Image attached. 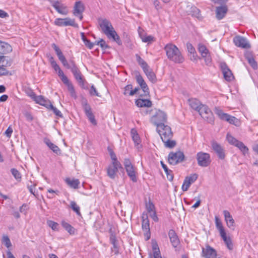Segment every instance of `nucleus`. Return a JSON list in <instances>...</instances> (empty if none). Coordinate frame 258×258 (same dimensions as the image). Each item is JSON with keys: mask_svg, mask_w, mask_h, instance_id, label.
<instances>
[{"mask_svg": "<svg viewBox=\"0 0 258 258\" xmlns=\"http://www.w3.org/2000/svg\"><path fill=\"white\" fill-rule=\"evenodd\" d=\"M98 22L102 32L109 39H113L118 44H121L119 36L108 20L100 18L98 19Z\"/></svg>", "mask_w": 258, "mask_h": 258, "instance_id": "nucleus-1", "label": "nucleus"}, {"mask_svg": "<svg viewBox=\"0 0 258 258\" xmlns=\"http://www.w3.org/2000/svg\"><path fill=\"white\" fill-rule=\"evenodd\" d=\"M164 50L167 58L175 63H181L184 61V58L180 50L175 45L169 43L165 45Z\"/></svg>", "mask_w": 258, "mask_h": 258, "instance_id": "nucleus-2", "label": "nucleus"}, {"mask_svg": "<svg viewBox=\"0 0 258 258\" xmlns=\"http://www.w3.org/2000/svg\"><path fill=\"white\" fill-rule=\"evenodd\" d=\"M68 69H70L73 74L76 81L79 83L81 87L87 89V88L85 86V80L83 79V75L81 74L79 69L77 67L75 61L71 59L69 60V64L66 67Z\"/></svg>", "mask_w": 258, "mask_h": 258, "instance_id": "nucleus-3", "label": "nucleus"}, {"mask_svg": "<svg viewBox=\"0 0 258 258\" xmlns=\"http://www.w3.org/2000/svg\"><path fill=\"white\" fill-rule=\"evenodd\" d=\"M123 164L127 175L133 182L137 181V169L128 158L124 160Z\"/></svg>", "mask_w": 258, "mask_h": 258, "instance_id": "nucleus-4", "label": "nucleus"}, {"mask_svg": "<svg viewBox=\"0 0 258 258\" xmlns=\"http://www.w3.org/2000/svg\"><path fill=\"white\" fill-rule=\"evenodd\" d=\"M215 113L222 120H225L229 123L238 125L239 120L235 117L231 116L227 113H224L223 111L218 107H215L214 109Z\"/></svg>", "mask_w": 258, "mask_h": 258, "instance_id": "nucleus-5", "label": "nucleus"}, {"mask_svg": "<svg viewBox=\"0 0 258 258\" xmlns=\"http://www.w3.org/2000/svg\"><path fill=\"white\" fill-rule=\"evenodd\" d=\"M166 120L167 116L166 113L161 110H156L155 114L151 118V122L156 125L157 127L159 126V125L164 124Z\"/></svg>", "mask_w": 258, "mask_h": 258, "instance_id": "nucleus-6", "label": "nucleus"}, {"mask_svg": "<svg viewBox=\"0 0 258 258\" xmlns=\"http://www.w3.org/2000/svg\"><path fill=\"white\" fill-rule=\"evenodd\" d=\"M81 104L83 108L84 111L87 118L93 125H96L97 122L95 118V116L92 113V109L90 105L88 103L87 100L83 98L81 100Z\"/></svg>", "mask_w": 258, "mask_h": 258, "instance_id": "nucleus-7", "label": "nucleus"}, {"mask_svg": "<svg viewBox=\"0 0 258 258\" xmlns=\"http://www.w3.org/2000/svg\"><path fill=\"white\" fill-rule=\"evenodd\" d=\"M184 159V155L180 151L170 152L168 155V162L170 164L175 165L182 162Z\"/></svg>", "mask_w": 258, "mask_h": 258, "instance_id": "nucleus-8", "label": "nucleus"}, {"mask_svg": "<svg viewBox=\"0 0 258 258\" xmlns=\"http://www.w3.org/2000/svg\"><path fill=\"white\" fill-rule=\"evenodd\" d=\"M196 158L198 165L201 167H207L211 162L210 154L203 152H198L197 154Z\"/></svg>", "mask_w": 258, "mask_h": 258, "instance_id": "nucleus-9", "label": "nucleus"}, {"mask_svg": "<svg viewBox=\"0 0 258 258\" xmlns=\"http://www.w3.org/2000/svg\"><path fill=\"white\" fill-rule=\"evenodd\" d=\"M201 116L208 122L213 123L214 121V117L210 109L206 105L201 106L198 111Z\"/></svg>", "mask_w": 258, "mask_h": 258, "instance_id": "nucleus-10", "label": "nucleus"}, {"mask_svg": "<svg viewBox=\"0 0 258 258\" xmlns=\"http://www.w3.org/2000/svg\"><path fill=\"white\" fill-rule=\"evenodd\" d=\"M157 131L159 134L162 140H165L168 138H172L173 133L171 127L164 124L159 125L157 127Z\"/></svg>", "mask_w": 258, "mask_h": 258, "instance_id": "nucleus-11", "label": "nucleus"}, {"mask_svg": "<svg viewBox=\"0 0 258 258\" xmlns=\"http://www.w3.org/2000/svg\"><path fill=\"white\" fill-rule=\"evenodd\" d=\"M55 25L59 27H66V26H73L74 27H78V25L75 22L74 19H71L69 17L66 18H56L54 21Z\"/></svg>", "mask_w": 258, "mask_h": 258, "instance_id": "nucleus-12", "label": "nucleus"}, {"mask_svg": "<svg viewBox=\"0 0 258 258\" xmlns=\"http://www.w3.org/2000/svg\"><path fill=\"white\" fill-rule=\"evenodd\" d=\"M116 227H111L109 229L110 233V241L112 244L113 247L111 248L112 252L117 254L118 253V247L117 245V241L116 238V234L117 233Z\"/></svg>", "mask_w": 258, "mask_h": 258, "instance_id": "nucleus-13", "label": "nucleus"}, {"mask_svg": "<svg viewBox=\"0 0 258 258\" xmlns=\"http://www.w3.org/2000/svg\"><path fill=\"white\" fill-rule=\"evenodd\" d=\"M51 6L55 9L57 12L62 15L66 16L69 13L68 7L60 1H51Z\"/></svg>", "mask_w": 258, "mask_h": 258, "instance_id": "nucleus-14", "label": "nucleus"}, {"mask_svg": "<svg viewBox=\"0 0 258 258\" xmlns=\"http://www.w3.org/2000/svg\"><path fill=\"white\" fill-rule=\"evenodd\" d=\"M220 232V234L222 239L224 241L227 247L229 250H232L233 248V243L230 236H227L224 229V227H217Z\"/></svg>", "mask_w": 258, "mask_h": 258, "instance_id": "nucleus-15", "label": "nucleus"}, {"mask_svg": "<svg viewBox=\"0 0 258 258\" xmlns=\"http://www.w3.org/2000/svg\"><path fill=\"white\" fill-rule=\"evenodd\" d=\"M198 50L202 56L204 58L206 64L209 65L210 64L212 59L209 51L206 47L202 44H199L198 45Z\"/></svg>", "mask_w": 258, "mask_h": 258, "instance_id": "nucleus-16", "label": "nucleus"}, {"mask_svg": "<svg viewBox=\"0 0 258 258\" xmlns=\"http://www.w3.org/2000/svg\"><path fill=\"white\" fill-rule=\"evenodd\" d=\"M202 256L204 258H216L217 252L215 249L207 245L202 247Z\"/></svg>", "mask_w": 258, "mask_h": 258, "instance_id": "nucleus-17", "label": "nucleus"}, {"mask_svg": "<svg viewBox=\"0 0 258 258\" xmlns=\"http://www.w3.org/2000/svg\"><path fill=\"white\" fill-rule=\"evenodd\" d=\"M233 42L235 45L239 47L243 48H249L250 45L247 40L240 36H237L233 38Z\"/></svg>", "mask_w": 258, "mask_h": 258, "instance_id": "nucleus-18", "label": "nucleus"}, {"mask_svg": "<svg viewBox=\"0 0 258 258\" xmlns=\"http://www.w3.org/2000/svg\"><path fill=\"white\" fill-rule=\"evenodd\" d=\"M212 149L217 154L219 158L224 159L225 157L224 150L223 148L217 142L212 141L211 142Z\"/></svg>", "mask_w": 258, "mask_h": 258, "instance_id": "nucleus-19", "label": "nucleus"}, {"mask_svg": "<svg viewBox=\"0 0 258 258\" xmlns=\"http://www.w3.org/2000/svg\"><path fill=\"white\" fill-rule=\"evenodd\" d=\"M198 175L197 174H193L187 176L183 183L182 185V189L183 191H187L192 183H194L198 178Z\"/></svg>", "mask_w": 258, "mask_h": 258, "instance_id": "nucleus-20", "label": "nucleus"}, {"mask_svg": "<svg viewBox=\"0 0 258 258\" xmlns=\"http://www.w3.org/2000/svg\"><path fill=\"white\" fill-rule=\"evenodd\" d=\"M221 69L224 78L227 81L230 82L233 80L234 76L233 74L225 63H221Z\"/></svg>", "mask_w": 258, "mask_h": 258, "instance_id": "nucleus-21", "label": "nucleus"}, {"mask_svg": "<svg viewBox=\"0 0 258 258\" xmlns=\"http://www.w3.org/2000/svg\"><path fill=\"white\" fill-rule=\"evenodd\" d=\"M136 79L138 84L140 85L143 91L144 92V95L145 96L149 95V88L143 77L140 74H138L136 76Z\"/></svg>", "mask_w": 258, "mask_h": 258, "instance_id": "nucleus-22", "label": "nucleus"}, {"mask_svg": "<svg viewBox=\"0 0 258 258\" xmlns=\"http://www.w3.org/2000/svg\"><path fill=\"white\" fill-rule=\"evenodd\" d=\"M120 168H122L121 164L116 166V165H113V164H111L107 169L108 176L111 179H114L115 178L116 173L118 171V169Z\"/></svg>", "mask_w": 258, "mask_h": 258, "instance_id": "nucleus-23", "label": "nucleus"}, {"mask_svg": "<svg viewBox=\"0 0 258 258\" xmlns=\"http://www.w3.org/2000/svg\"><path fill=\"white\" fill-rule=\"evenodd\" d=\"M52 46L53 48L54 49V50H55L56 54L58 57V59L61 62L63 66L65 67L66 66H67L69 64V62H68L67 61V60H66V59L64 56L63 55L61 50L54 43L52 44Z\"/></svg>", "mask_w": 258, "mask_h": 258, "instance_id": "nucleus-24", "label": "nucleus"}, {"mask_svg": "<svg viewBox=\"0 0 258 258\" xmlns=\"http://www.w3.org/2000/svg\"><path fill=\"white\" fill-rule=\"evenodd\" d=\"M146 75L147 76L148 79L152 83H154L156 82L157 79L156 76L153 70L150 68L149 66H148L146 69L143 70Z\"/></svg>", "mask_w": 258, "mask_h": 258, "instance_id": "nucleus-25", "label": "nucleus"}, {"mask_svg": "<svg viewBox=\"0 0 258 258\" xmlns=\"http://www.w3.org/2000/svg\"><path fill=\"white\" fill-rule=\"evenodd\" d=\"M12 51V46L8 43L0 41V53L7 54Z\"/></svg>", "mask_w": 258, "mask_h": 258, "instance_id": "nucleus-26", "label": "nucleus"}, {"mask_svg": "<svg viewBox=\"0 0 258 258\" xmlns=\"http://www.w3.org/2000/svg\"><path fill=\"white\" fill-rule=\"evenodd\" d=\"M188 102L190 107L197 111L200 110L201 106L203 105L199 100L196 98L189 99Z\"/></svg>", "mask_w": 258, "mask_h": 258, "instance_id": "nucleus-27", "label": "nucleus"}, {"mask_svg": "<svg viewBox=\"0 0 258 258\" xmlns=\"http://www.w3.org/2000/svg\"><path fill=\"white\" fill-rule=\"evenodd\" d=\"M227 12V8L225 6L217 7L216 13V18L218 20L223 19Z\"/></svg>", "mask_w": 258, "mask_h": 258, "instance_id": "nucleus-28", "label": "nucleus"}, {"mask_svg": "<svg viewBox=\"0 0 258 258\" xmlns=\"http://www.w3.org/2000/svg\"><path fill=\"white\" fill-rule=\"evenodd\" d=\"M131 134L132 137V139L134 142L135 146L137 147L138 149L141 148V140L138 134L137 133V131L135 129H132Z\"/></svg>", "mask_w": 258, "mask_h": 258, "instance_id": "nucleus-29", "label": "nucleus"}, {"mask_svg": "<svg viewBox=\"0 0 258 258\" xmlns=\"http://www.w3.org/2000/svg\"><path fill=\"white\" fill-rule=\"evenodd\" d=\"M84 10V5L81 1L76 2L75 3L73 10L74 15L83 13Z\"/></svg>", "mask_w": 258, "mask_h": 258, "instance_id": "nucleus-30", "label": "nucleus"}, {"mask_svg": "<svg viewBox=\"0 0 258 258\" xmlns=\"http://www.w3.org/2000/svg\"><path fill=\"white\" fill-rule=\"evenodd\" d=\"M36 102L41 105L45 106L47 109L49 106H51V104L49 100L45 98L43 96L41 95L38 96V97L36 98Z\"/></svg>", "mask_w": 258, "mask_h": 258, "instance_id": "nucleus-31", "label": "nucleus"}, {"mask_svg": "<svg viewBox=\"0 0 258 258\" xmlns=\"http://www.w3.org/2000/svg\"><path fill=\"white\" fill-rule=\"evenodd\" d=\"M44 142L54 153L57 155H60L61 154L59 148L56 145L51 143L49 139H45Z\"/></svg>", "mask_w": 258, "mask_h": 258, "instance_id": "nucleus-32", "label": "nucleus"}, {"mask_svg": "<svg viewBox=\"0 0 258 258\" xmlns=\"http://www.w3.org/2000/svg\"><path fill=\"white\" fill-rule=\"evenodd\" d=\"M153 258H160L161 256L158 245L156 240H152Z\"/></svg>", "mask_w": 258, "mask_h": 258, "instance_id": "nucleus-33", "label": "nucleus"}, {"mask_svg": "<svg viewBox=\"0 0 258 258\" xmlns=\"http://www.w3.org/2000/svg\"><path fill=\"white\" fill-rule=\"evenodd\" d=\"M136 105L139 107H150L152 106V102L148 99H138L135 102Z\"/></svg>", "mask_w": 258, "mask_h": 258, "instance_id": "nucleus-34", "label": "nucleus"}, {"mask_svg": "<svg viewBox=\"0 0 258 258\" xmlns=\"http://www.w3.org/2000/svg\"><path fill=\"white\" fill-rule=\"evenodd\" d=\"M66 182L71 187L75 189L78 188L80 184V181L78 179H71L70 178H67L65 180Z\"/></svg>", "mask_w": 258, "mask_h": 258, "instance_id": "nucleus-35", "label": "nucleus"}, {"mask_svg": "<svg viewBox=\"0 0 258 258\" xmlns=\"http://www.w3.org/2000/svg\"><path fill=\"white\" fill-rule=\"evenodd\" d=\"M64 84L67 86L68 90L69 92H70V95L72 97H73L74 98H76L77 95L76 93L75 88H74L72 83H71L70 82V81H68V82H66Z\"/></svg>", "mask_w": 258, "mask_h": 258, "instance_id": "nucleus-36", "label": "nucleus"}, {"mask_svg": "<svg viewBox=\"0 0 258 258\" xmlns=\"http://www.w3.org/2000/svg\"><path fill=\"white\" fill-rule=\"evenodd\" d=\"M172 138H168L165 140H162L164 143V145L166 147L168 148H173L176 145V142L175 141L171 140Z\"/></svg>", "mask_w": 258, "mask_h": 258, "instance_id": "nucleus-37", "label": "nucleus"}, {"mask_svg": "<svg viewBox=\"0 0 258 258\" xmlns=\"http://www.w3.org/2000/svg\"><path fill=\"white\" fill-rule=\"evenodd\" d=\"M224 215L225 217V221L227 224L233 225L234 223V220L230 213L226 210L223 211Z\"/></svg>", "mask_w": 258, "mask_h": 258, "instance_id": "nucleus-38", "label": "nucleus"}, {"mask_svg": "<svg viewBox=\"0 0 258 258\" xmlns=\"http://www.w3.org/2000/svg\"><path fill=\"white\" fill-rule=\"evenodd\" d=\"M161 164H162V166L163 167V168L164 169L166 174V175H167V179L169 180V181H172L173 180V176L172 174V171L168 169L167 166L166 165H165L163 162H161Z\"/></svg>", "mask_w": 258, "mask_h": 258, "instance_id": "nucleus-39", "label": "nucleus"}, {"mask_svg": "<svg viewBox=\"0 0 258 258\" xmlns=\"http://www.w3.org/2000/svg\"><path fill=\"white\" fill-rule=\"evenodd\" d=\"M190 14L194 17L197 18L198 19H201V15L200 14V11L196 7H191L190 8Z\"/></svg>", "mask_w": 258, "mask_h": 258, "instance_id": "nucleus-40", "label": "nucleus"}, {"mask_svg": "<svg viewBox=\"0 0 258 258\" xmlns=\"http://www.w3.org/2000/svg\"><path fill=\"white\" fill-rule=\"evenodd\" d=\"M142 228L145 237V239L147 241L151 237L150 227H142Z\"/></svg>", "mask_w": 258, "mask_h": 258, "instance_id": "nucleus-41", "label": "nucleus"}, {"mask_svg": "<svg viewBox=\"0 0 258 258\" xmlns=\"http://www.w3.org/2000/svg\"><path fill=\"white\" fill-rule=\"evenodd\" d=\"M137 61L143 70L146 69L148 66L147 62L142 58L139 55L136 54Z\"/></svg>", "mask_w": 258, "mask_h": 258, "instance_id": "nucleus-42", "label": "nucleus"}, {"mask_svg": "<svg viewBox=\"0 0 258 258\" xmlns=\"http://www.w3.org/2000/svg\"><path fill=\"white\" fill-rule=\"evenodd\" d=\"M137 61L143 70L146 69L148 66L147 62L142 58L139 55L136 54Z\"/></svg>", "mask_w": 258, "mask_h": 258, "instance_id": "nucleus-43", "label": "nucleus"}, {"mask_svg": "<svg viewBox=\"0 0 258 258\" xmlns=\"http://www.w3.org/2000/svg\"><path fill=\"white\" fill-rule=\"evenodd\" d=\"M2 242L8 248H9L12 245L10 239L7 235H3Z\"/></svg>", "mask_w": 258, "mask_h": 258, "instance_id": "nucleus-44", "label": "nucleus"}, {"mask_svg": "<svg viewBox=\"0 0 258 258\" xmlns=\"http://www.w3.org/2000/svg\"><path fill=\"white\" fill-rule=\"evenodd\" d=\"M235 146L237 147L243 154H245L248 151V148L241 142L239 141Z\"/></svg>", "mask_w": 258, "mask_h": 258, "instance_id": "nucleus-45", "label": "nucleus"}, {"mask_svg": "<svg viewBox=\"0 0 258 258\" xmlns=\"http://www.w3.org/2000/svg\"><path fill=\"white\" fill-rule=\"evenodd\" d=\"M226 139L230 144L232 145L233 146L236 145V144L239 142V141L237 140L235 138H234L229 134H227Z\"/></svg>", "mask_w": 258, "mask_h": 258, "instance_id": "nucleus-46", "label": "nucleus"}, {"mask_svg": "<svg viewBox=\"0 0 258 258\" xmlns=\"http://www.w3.org/2000/svg\"><path fill=\"white\" fill-rule=\"evenodd\" d=\"M110 158L112 160L111 164H113V165H119L120 163L117 160L116 156L114 152L110 150L109 151Z\"/></svg>", "mask_w": 258, "mask_h": 258, "instance_id": "nucleus-47", "label": "nucleus"}, {"mask_svg": "<svg viewBox=\"0 0 258 258\" xmlns=\"http://www.w3.org/2000/svg\"><path fill=\"white\" fill-rule=\"evenodd\" d=\"M11 173L15 177V178L20 181L21 180L22 177L20 172L15 168H12L11 170Z\"/></svg>", "mask_w": 258, "mask_h": 258, "instance_id": "nucleus-48", "label": "nucleus"}, {"mask_svg": "<svg viewBox=\"0 0 258 258\" xmlns=\"http://www.w3.org/2000/svg\"><path fill=\"white\" fill-rule=\"evenodd\" d=\"M142 226H150L149 216L147 214L143 213L142 216Z\"/></svg>", "mask_w": 258, "mask_h": 258, "instance_id": "nucleus-49", "label": "nucleus"}, {"mask_svg": "<svg viewBox=\"0 0 258 258\" xmlns=\"http://www.w3.org/2000/svg\"><path fill=\"white\" fill-rule=\"evenodd\" d=\"M71 207L73 210L77 213V215H80L81 213L80 212V207L75 202L72 201L71 202Z\"/></svg>", "mask_w": 258, "mask_h": 258, "instance_id": "nucleus-50", "label": "nucleus"}, {"mask_svg": "<svg viewBox=\"0 0 258 258\" xmlns=\"http://www.w3.org/2000/svg\"><path fill=\"white\" fill-rule=\"evenodd\" d=\"M57 73L58 76L60 78V79L63 83L68 82V81H69L67 77L64 75L63 71L61 69L57 72Z\"/></svg>", "mask_w": 258, "mask_h": 258, "instance_id": "nucleus-51", "label": "nucleus"}, {"mask_svg": "<svg viewBox=\"0 0 258 258\" xmlns=\"http://www.w3.org/2000/svg\"><path fill=\"white\" fill-rule=\"evenodd\" d=\"M48 109L53 111V113L56 116H59L60 117H62V115L61 112L58 109H57V108H56L55 107H54L52 104H51V106H49Z\"/></svg>", "mask_w": 258, "mask_h": 258, "instance_id": "nucleus-52", "label": "nucleus"}, {"mask_svg": "<svg viewBox=\"0 0 258 258\" xmlns=\"http://www.w3.org/2000/svg\"><path fill=\"white\" fill-rule=\"evenodd\" d=\"M146 208L148 211V214L155 212V207L154 205L149 202L148 204H146Z\"/></svg>", "mask_w": 258, "mask_h": 258, "instance_id": "nucleus-53", "label": "nucleus"}, {"mask_svg": "<svg viewBox=\"0 0 258 258\" xmlns=\"http://www.w3.org/2000/svg\"><path fill=\"white\" fill-rule=\"evenodd\" d=\"M133 90V86L132 85H127L124 88L123 94L124 95L130 96V92Z\"/></svg>", "mask_w": 258, "mask_h": 258, "instance_id": "nucleus-54", "label": "nucleus"}, {"mask_svg": "<svg viewBox=\"0 0 258 258\" xmlns=\"http://www.w3.org/2000/svg\"><path fill=\"white\" fill-rule=\"evenodd\" d=\"M170 242L174 247H177L178 244H179V240L178 238V236H176L175 237H172L171 239H170Z\"/></svg>", "mask_w": 258, "mask_h": 258, "instance_id": "nucleus-55", "label": "nucleus"}, {"mask_svg": "<svg viewBox=\"0 0 258 258\" xmlns=\"http://www.w3.org/2000/svg\"><path fill=\"white\" fill-rule=\"evenodd\" d=\"M89 93L91 96H99L98 91L93 85H92L91 87V88L89 90Z\"/></svg>", "mask_w": 258, "mask_h": 258, "instance_id": "nucleus-56", "label": "nucleus"}, {"mask_svg": "<svg viewBox=\"0 0 258 258\" xmlns=\"http://www.w3.org/2000/svg\"><path fill=\"white\" fill-rule=\"evenodd\" d=\"M9 73V71L6 69L4 66L0 67V76L8 75Z\"/></svg>", "mask_w": 258, "mask_h": 258, "instance_id": "nucleus-57", "label": "nucleus"}, {"mask_svg": "<svg viewBox=\"0 0 258 258\" xmlns=\"http://www.w3.org/2000/svg\"><path fill=\"white\" fill-rule=\"evenodd\" d=\"M249 64L251 66V67L255 70L257 68V65L256 62L255 61L253 57L252 58H249V60H247Z\"/></svg>", "mask_w": 258, "mask_h": 258, "instance_id": "nucleus-58", "label": "nucleus"}, {"mask_svg": "<svg viewBox=\"0 0 258 258\" xmlns=\"http://www.w3.org/2000/svg\"><path fill=\"white\" fill-rule=\"evenodd\" d=\"M63 228L71 235L74 234L76 232V229L74 227H63Z\"/></svg>", "mask_w": 258, "mask_h": 258, "instance_id": "nucleus-59", "label": "nucleus"}, {"mask_svg": "<svg viewBox=\"0 0 258 258\" xmlns=\"http://www.w3.org/2000/svg\"><path fill=\"white\" fill-rule=\"evenodd\" d=\"M187 51L190 53H194L196 50L193 46L189 43L186 44Z\"/></svg>", "mask_w": 258, "mask_h": 258, "instance_id": "nucleus-60", "label": "nucleus"}, {"mask_svg": "<svg viewBox=\"0 0 258 258\" xmlns=\"http://www.w3.org/2000/svg\"><path fill=\"white\" fill-rule=\"evenodd\" d=\"M142 39L144 42H150L153 40V37L151 36H144L142 37Z\"/></svg>", "mask_w": 258, "mask_h": 258, "instance_id": "nucleus-61", "label": "nucleus"}, {"mask_svg": "<svg viewBox=\"0 0 258 258\" xmlns=\"http://www.w3.org/2000/svg\"><path fill=\"white\" fill-rule=\"evenodd\" d=\"M97 44L99 45L101 48L104 49H105L108 47V46L106 44L105 41L103 39H101L99 41H98Z\"/></svg>", "mask_w": 258, "mask_h": 258, "instance_id": "nucleus-62", "label": "nucleus"}, {"mask_svg": "<svg viewBox=\"0 0 258 258\" xmlns=\"http://www.w3.org/2000/svg\"><path fill=\"white\" fill-rule=\"evenodd\" d=\"M148 215L154 221L157 222L158 221V218L156 215L155 211Z\"/></svg>", "mask_w": 258, "mask_h": 258, "instance_id": "nucleus-63", "label": "nucleus"}, {"mask_svg": "<svg viewBox=\"0 0 258 258\" xmlns=\"http://www.w3.org/2000/svg\"><path fill=\"white\" fill-rule=\"evenodd\" d=\"M12 133H13V129L12 127H11L10 126H9L7 130L6 131L5 133V134L6 135V136L9 138L11 137L12 134Z\"/></svg>", "mask_w": 258, "mask_h": 258, "instance_id": "nucleus-64", "label": "nucleus"}]
</instances>
